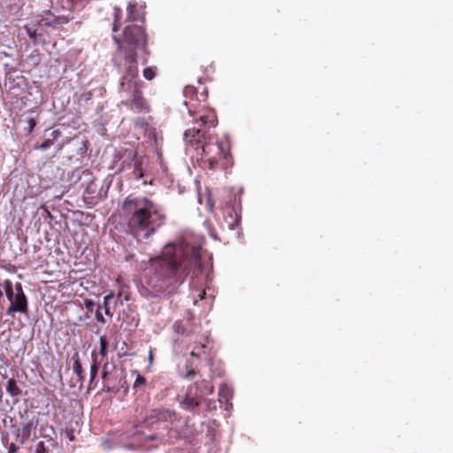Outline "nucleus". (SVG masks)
<instances>
[{
    "label": "nucleus",
    "instance_id": "4468645a",
    "mask_svg": "<svg viewBox=\"0 0 453 453\" xmlns=\"http://www.w3.org/2000/svg\"><path fill=\"white\" fill-rule=\"evenodd\" d=\"M127 20L133 24L143 25L145 20L144 12L136 4H129L127 6Z\"/></svg>",
    "mask_w": 453,
    "mask_h": 453
},
{
    "label": "nucleus",
    "instance_id": "f8f14e48",
    "mask_svg": "<svg viewBox=\"0 0 453 453\" xmlns=\"http://www.w3.org/2000/svg\"><path fill=\"white\" fill-rule=\"evenodd\" d=\"M35 430V426H34L32 421L23 423L21 427L17 428L14 431V434L17 441L23 445L32 435V432Z\"/></svg>",
    "mask_w": 453,
    "mask_h": 453
},
{
    "label": "nucleus",
    "instance_id": "412c9836",
    "mask_svg": "<svg viewBox=\"0 0 453 453\" xmlns=\"http://www.w3.org/2000/svg\"><path fill=\"white\" fill-rule=\"evenodd\" d=\"M92 361L93 362L90 366V377L91 382H94L99 369V365L96 360V355L95 354V352H92Z\"/></svg>",
    "mask_w": 453,
    "mask_h": 453
},
{
    "label": "nucleus",
    "instance_id": "423d86ee",
    "mask_svg": "<svg viewBox=\"0 0 453 453\" xmlns=\"http://www.w3.org/2000/svg\"><path fill=\"white\" fill-rule=\"evenodd\" d=\"M135 51L127 53L125 55V72L122 76L120 89H127V87L134 86L135 83H142L138 79V63Z\"/></svg>",
    "mask_w": 453,
    "mask_h": 453
},
{
    "label": "nucleus",
    "instance_id": "b1692460",
    "mask_svg": "<svg viewBox=\"0 0 453 453\" xmlns=\"http://www.w3.org/2000/svg\"><path fill=\"white\" fill-rule=\"evenodd\" d=\"M205 344H200L197 347H195L191 351L190 355L192 357H200L203 353H204Z\"/></svg>",
    "mask_w": 453,
    "mask_h": 453
},
{
    "label": "nucleus",
    "instance_id": "6e6552de",
    "mask_svg": "<svg viewBox=\"0 0 453 453\" xmlns=\"http://www.w3.org/2000/svg\"><path fill=\"white\" fill-rule=\"evenodd\" d=\"M15 291V297L10 302L11 303L7 309V314L11 315L14 312L27 313L28 311V303L20 282L16 283Z\"/></svg>",
    "mask_w": 453,
    "mask_h": 453
},
{
    "label": "nucleus",
    "instance_id": "20e7f679",
    "mask_svg": "<svg viewBox=\"0 0 453 453\" xmlns=\"http://www.w3.org/2000/svg\"><path fill=\"white\" fill-rule=\"evenodd\" d=\"M89 0H42V18L45 26H56L68 23L73 19V12L77 7L83 6Z\"/></svg>",
    "mask_w": 453,
    "mask_h": 453
},
{
    "label": "nucleus",
    "instance_id": "6ab92c4d",
    "mask_svg": "<svg viewBox=\"0 0 453 453\" xmlns=\"http://www.w3.org/2000/svg\"><path fill=\"white\" fill-rule=\"evenodd\" d=\"M100 348H99V354L104 357L108 354V347H109V341L106 338V336H101L99 339Z\"/></svg>",
    "mask_w": 453,
    "mask_h": 453
},
{
    "label": "nucleus",
    "instance_id": "e433bc0d",
    "mask_svg": "<svg viewBox=\"0 0 453 453\" xmlns=\"http://www.w3.org/2000/svg\"><path fill=\"white\" fill-rule=\"evenodd\" d=\"M93 305L92 301H86V307L88 308L89 306Z\"/></svg>",
    "mask_w": 453,
    "mask_h": 453
},
{
    "label": "nucleus",
    "instance_id": "2f4dec72",
    "mask_svg": "<svg viewBox=\"0 0 453 453\" xmlns=\"http://www.w3.org/2000/svg\"><path fill=\"white\" fill-rule=\"evenodd\" d=\"M196 374V372L194 369L188 370L186 374L184 375L185 379L191 380L194 378V376Z\"/></svg>",
    "mask_w": 453,
    "mask_h": 453
},
{
    "label": "nucleus",
    "instance_id": "bb28decb",
    "mask_svg": "<svg viewBox=\"0 0 453 453\" xmlns=\"http://www.w3.org/2000/svg\"><path fill=\"white\" fill-rule=\"evenodd\" d=\"M35 453H48V449L43 441H39L36 444Z\"/></svg>",
    "mask_w": 453,
    "mask_h": 453
},
{
    "label": "nucleus",
    "instance_id": "dca6fc26",
    "mask_svg": "<svg viewBox=\"0 0 453 453\" xmlns=\"http://www.w3.org/2000/svg\"><path fill=\"white\" fill-rule=\"evenodd\" d=\"M59 130H54L51 133V138L46 139L41 145L36 146L35 149L41 150H46L50 147H51L54 143V141L57 140L60 135Z\"/></svg>",
    "mask_w": 453,
    "mask_h": 453
},
{
    "label": "nucleus",
    "instance_id": "c9c22d12",
    "mask_svg": "<svg viewBox=\"0 0 453 453\" xmlns=\"http://www.w3.org/2000/svg\"><path fill=\"white\" fill-rule=\"evenodd\" d=\"M103 390H104V392H108V393H109V392H111V388L109 386H104V388H103Z\"/></svg>",
    "mask_w": 453,
    "mask_h": 453
},
{
    "label": "nucleus",
    "instance_id": "c756f323",
    "mask_svg": "<svg viewBox=\"0 0 453 453\" xmlns=\"http://www.w3.org/2000/svg\"><path fill=\"white\" fill-rule=\"evenodd\" d=\"M108 366H109V363L106 362L104 366H103V371H102V379L104 380H108V376H109V371H108Z\"/></svg>",
    "mask_w": 453,
    "mask_h": 453
},
{
    "label": "nucleus",
    "instance_id": "aec40b11",
    "mask_svg": "<svg viewBox=\"0 0 453 453\" xmlns=\"http://www.w3.org/2000/svg\"><path fill=\"white\" fill-rule=\"evenodd\" d=\"M157 73V68L156 66H148L145 67L142 71V75L147 81H152Z\"/></svg>",
    "mask_w": 453,
    "mask_h": 453
},
{
    "label": "nucleus",
    "instance_id": "7ed1b4c3",
    "mask_svg": "<svg viewBox=\"0 0 453 453\" xmlns=\"http://www.w3.org/2000/svg\"><path fill=\"white\" fill-rule=\"evenodd\" d=\"M120 217L136 240L150 238L166 220L160 206L144 196H127L121 204Z\"/></svg>",
    "mask_w": 453,
    "mask_h": 453
},
{
    "label": "nucleus",
    "instance_id": "9d476101",
    "mask_svg": "<svg viewBox=\"0 0 453 453\" xmlns=\"http://www.w3.org/2000/svg\"><path fill=\"white\" fill-rule=\"evenodd\" d=\"M141 84L142 83H134V86H130V88L127 87V89H121L122 91L132 92L131 103L139 111L145 107V99L143 98L141 91Z\"/></svg>",
    "mask_w": 453,
    "mask_h": 453
},
{
    "label": "nucleus",
    "instance_id": "f704fd0d",
    "mask_svg": "<svg viewBox=\"0 0 453 453\" xmlns=\"http://www.w3.org/2000/svg\"><path fill=\"white\" fill-rule=\"evenodd\" d=\"M149 361L151 364L153 362V352L152 350H150L149 352Z\"/></svg>",
    "mask_w": 453,
    "mask_h": 453
},
{
    "label": "nucleus",
    "instance_id": "4be33fe9",
    "mask_svg": "<svg viewBox=\"0 0 453 453\" xmlns=\"http://www.w3.org/2000/svg\"><path fill=\"white\" fill-rule=\"evenodd\" d=\"M4 292L8 300L11 302L14 297L15 294L13 292V286L11 280H5L4 283Z\"/></svg>",
    "mask_w": 453,
    "mask_h": 453
},
{
    "label": "nucleus",
    "instance_id": "9b49d317",
    "mask_svg": "<svg viewBox=\"0 0 453 453\" xmlns=\"http://www.w3.org/2000/svg\"><path fill=\"white\" fill-rule=\"evenodd\" d=\"M224 222L223 224L229 229H234L240 222L241 216L230 205H226L223 209Z\"/></svg>",
    "mask_w": 453,
    "mask_h": 453
},
{
    "label": "nucleus",
    "instance_id": "a211bd4d",
    "mask_svg": "<svg viewBox=\"0 0 453 453\" xmlns=\"http://www.w3.org/2000/svg\"><path fill=\"white\" fill-rule=\"evenodd\" d=\"M6 392L11 395V396H18L21 394V390L20 388H19L16 380L14 379H10L8 381H7V385H6Z\"/></svg>",
    "mask_w": 453,
    "mask_h": 453
},
{
    "label": "nucleus",
    "instance_id": "1a4fd4ad",
    "mask_svg": "<svg viewBox=\"0 0 453 453\" xmlns=\"http://www.w3.org/2000/svg\"><path fill=\"white\" fill-rule=\"evenodd\" d=\"M82 175L85 179L88 180L85 191H84V198L89 200H96L101 196L100 191L98 190L97 184L96 183V180L92 175V173L86 169L82 171Z\"/></svg>",
    "mask_w": 453,
    "mask_h": 453
},
{
    "label": "nucleus",
    "instance_id": "a878e982",
    "mask_svg": "<svg viewBox=\"0 0 453 453\" xmlns=\"http://www.w3.org/2000/svg\"><path fill=\"white\" fill-rule=\"evenodd\" d=\"M113 296L112 295H107L104 296V312L106 315H109V316H112V314L111 313L110 311V307H109V304H108V301L109 299H111Z\"/></svg>",
    "mask_w": 453,
    "mask_h": 453
},
{
    "label": "nucleus",
    "instance_id": "4c0bfd02",
    "mask_svg": "<svg viewBox=\"0 0 453 453\" xmlns=\"http://www.w3.org/2000/svg\"><path fill=\"white\" fill-rule=\"evenodd\" d=\"M93 383H94V382H91V380H89V385H88V389L92 388V387H93Z\"/></svg>",
    "mask_w": 453,
    "mask_h": 453
},
{
    "label": "nucleus",
    "instance_id": "473e14b6",
    "mask_svg": "<svg viewBox=\"0 0 453 453\" xmlns=\"http://www.w3.org/2000/svg\"><path fill=\"white\" fill-rule=\"evenodd\" d=\"M19 447L15 443L12 442L8 447V453H16Z\"/></svg>",
    "mask_w": 453,
    "mask_h": 453
},
{
    "label": "nucleus",
    "instance_id": "0eeeda50",
    "mask_svg": "<svg viewBox=\"0 0 453 453\" xmlns=\"http://www.w3.org/2000/svg\"><path fill=\"white\" fill-rule=\"evenodd\" d=\"M202 403V396L195 389L193 385L187 388L186 392L180 396V406L182 409L193 413H198L197 408Z\"/></svg>",
    "mask_w": 453,
    "mask_h": 453
},
{
    "label": "nucleus",
    "instance_id": "2eb2a0df",
    "mask_svg": "<svg viewBox=\"0 0 453 453\" xmlns=\"http://www.w3.org/2000/svg\"><path fill=\"white\" fill-rule=\"evenodd\" d=\"M72 359L73 361V370L77 376V382H79L80 385L82 386L85 381V373L82 368V365L81 363L79 353L75 352L72 357Z\"/></svg>",
    "mask_w": 453,
    "mask_h": 453
},
{
    "label": "nucleus",
    "instance_id": "cd10ccee",
    "mask_svg": "<svg viewBox=\"0 0 453 453\" xmlns=\"http://www.w3.org/2000/svg\"><path fill=\"white\" fill-rule=\"evenodd\" d=\"M119 10L116 9L115 12H114V18L115 19H114V22H113V26H112V31L113 32H116L119 29Z\"/></svg>",
    "mask_w": 453,
    "mask_h": 453
},
{
    "label": "nucleus",
    "instance_id": "c85d7f7f",
    "mask_svg": "<svg viewBox=\"0 0 453 453\" xmlns=\"http://www.w3.org/2000/svg\"><path fill=\"white\" fill-rule=\"evenodd\" d=\"M27 122L28 125V133H32L37 122L35 118H29Z\"/></svg>",
    "mask_w": 453,
    "mask_h": 453
},
{
    "label": "nucleus",
    "instance_id": "39448f33",
    "mask_svg": "<svg viewBox=\"0 0 453 453\" xmlns=\"http://www.w3.org/2000/svg\"><path fill=\"white\" fill-rule=\"evenodd\" d=\"M113 40L119 48L122 46V43H127L134 50L142 48L144 53L142 64H146L148 62V58L150 53L147 48V35L145 34L143 25H127L123 30L122 41L116 35H113Z\"/></svg>",
    "mask_w": 453,
    "mask_h": 453
},
{
    "label": "nucleus",
    "instance_id": "f3484780",
    "mask_svg": "<svg viewBox=\"0 0 453 453\" xmlns=\"http://www.w3.org/2000/svg\"><path fill=\"white\" fill-rule=\"evenodd\" d=\"M193 386L197 392L200 391L202 393V390H203L207 395H211L213 393V387L205 380H203L200 382L196 381Z\"/></svg>",
    "mask_w": 453,
    "mask_h": 453
},
{
    "label": "nucleus",
    "instance_id": "f03ea898",
    "mask_svg": "<svg viewBox=\"0 0 453 453\" xmlns=\"http://www.w3.org/2000/svg\"><path fill=\"white\" fill-rule=\"evenodd\" d=\"M216 113L211 109H203L197 112L193 127L184 133V139L191 145H201V161L203 167L216 170L226 168L229 165V148L219 142L211 128L217 126Z\"/></svg>",
    "mask_w": 453,
    "mask_h": 453
},
{
    "label": "nucleus",
    "instance_id": "f257e3e1",
    "mask_svg": "<svg viewBox=\"0 0 453 453\" xmlns=\"http://www.w3.org/2000/svg\"><path fill=\"white\" fill-rule=\"evenodd\" d=\"M200 251V246L182 238L166 244L160 255L150 259L146 286L139 288L141 296L163 298L176 294L188 274L202 271Z\"/></svg>",
    "mask_w": 453,
    "mask_h": 453
},
{
    "label": "nucleus",
    "instance_id": "393cba45",
    "mask_svg": "<svg viewBox=\"0 0 453 453\" xmlns=\"http://www.w3.org/2000/svg\"><path fill=\"white\" fill-rule=\"evenodd\" d=\"M92 96H93V94L91 91H87V92L81 93L78 97V102L79 103H81V102L87 103L91 100Z\"/></svg>",
    "mask_w": 453,
    "mask_h": 453
},
{
    "label": "nucleus",
    "instance_id": "ddd939ff",
    "mask_svg": "<svg viewBox=\"0 0 453 453\" xmlns=\"http://www.w3.org/2000/svg\"><path fill=\"white\" fill-rule=\"evenodd\" d=\"M176 412L169 409H154L151 411L150 418L157 421H169L173 423L176 420Z\"/></svg>",
    "mask_w": 453,
    "mask_h": 453
},
{
    "label": "nucleus",
    "instance_id": "7c9ffc66",
    "mask_svg": "<svg viewBox=\"0 0 453 453\" xmlns=\"http://www.w3.org/2000/svg\"><path fill=\"white\" fill-rule=\"evenodd\" d=\"M96 320L99 322V323H102V324H105L106 321L103 316V314L101 313L100 310H97L96 312Z\"/></svg>",
    "mask_w": 453,
    "mask_h": 453
},
{
    "label": "nucleus",
    "instance_id": "5701e85b",
    "mask_svg": "<svg viewBox=\"0 0 453 453\" xmlns=\"http://www.w3.org/2000/svg\"><path fill=\"white\" fill-rule=\"evenodd\" d=\"M133 374L136 375L134 388H139L140 387H144L147 383L145 377L142 376L138 371L134 370L132 372Z\"/></svg>",
    "mask_w": 453,
    "mask_h": 453
},
{
    "label": "nucleus",
    "instance_id": "72a5a7b5",
    "mask_svg": "<svg viewBox=\"0 0 453 453\" xmlns=\"http://www.w3.org/2000/svg\"><path fill=\"white\" fill-rule=\"evenodd\" d=\"M134 174L135 175L136 179H140L142 177V169L140 167H135L134 169Z\"/></svg>",
    "mask_w": 453,
    "mask_h": 453
}]
</instances>
